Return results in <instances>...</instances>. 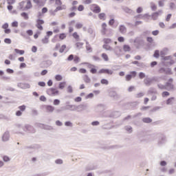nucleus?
I'll use <instances>...</instances> for the list:
<instances>
[{
	"instance_id": "f257e3e1",
	"label": "nucleus",
	"mask_w": 176,
	"mask_h": 176,
	"mask_svg": "<svg viewBox=\"0 0 176 176\" xmlns=\"http://www.w3.org/2000/svg\"><path fill=\"white\" fill-rule=\"evenodd\" d=\"M120 116V112L119 111H106L101 114V117L104 119L100 121L102 124V129L103 130H111L115 127V126H111L113 123V120L110 119H116Z\"/></svg>"
},
{
	"instance_id": "f03ea898",
	"label": "nucleus",
	"mask_w": 176,
	"mask_h": 176,
	"mask_svg": "<svg viewBox=\"0 0 176 176\" xmlns=\"http://www.w3.org/2000/svg\"><path fill=\"white\" fill-rule=\"evenodd\" d=\"M156 139L158 146H163V145H166V144H167V136H166L164 133H157Z\"/></svg>"
},
{
	"instance_id": "7ed1b4c3",
	"label": "nucleus",
	"mask_w": 176,
	"mask_h": 176,
	"mask_svg": "<svg viewBox=\"0 0 176 176\" xmlns=\"http://www.w3.org/2000/svg\"><path fill=\"white\" fill-rule=\"evenodd\" d=\"M133 43L135 47H136L138 50H140V49L144 47L145 45V41L140 37H136L133 41Z\"/></svg>"
},
{
	"instance_id": "20e7f679",
	"label": "nucleus",
	"mask_w": 176,
	"mask_h": 176,
	"mask_svg": "<svg viewBox=\"0 0 176 176\" xmlns=\"http://www.w3.org/2000/svg\"><path fill=\"white\" fill-rule=\"evenodd\" d=\"M109 96L111 97V98H113V100H118L119 98H120V96L118 94V92L115 91L113 88L108 90Z\"/></svg>"
},
{
	"instance_id": "39448f33",
	"label": "nucleus",
	"mask_w": 176,
	"mask_h": 176,
	"mask_svg": "<svg viewBox=\"0 0 176 176\" xmlns=\"http://www.w3.org/2000/svg\"><path fill=\"white\" fill-rule=\"evenodd\" d=\"M173 82H174V79H173V78H170L165 83V87L166 90L168 91L174 90V84H173Z\"/></svg>"
},
{
	"instance_id": "423d86ee",
	"label": "nucleus",
	"mask_w": 176,
	"mask_h": 176,
	"mask_svg": "<svg viewBox=\"0 0 176 176\" xmlns=\"http://www.w3.org/2000/svg\"><path fill=\"white\" fill-rule=\"evenodd\" d=\"M23 130L26 133H31L34 134L36 133L35 128L30 124H25L24 127H22Z\"/></svg>"
},
{
	"instance_id": "0eeeda50",
	"label": "nucleus",
	"mask_w": 176,
	"mask_h": 176,
	"mask_svg": "<svg viewBox=\"0 0 176 176\" xmlns=\"http://www.w3.org/2000/svg\"><path fill=\"white\" fill-rule=\"evenodd\" d=\"M121 9L124 12V13H126V14H130L131 16H134V14H135V12H134V10L126 6H122Z\"/></svg>"
},
{
	"instance_id": "6e6552de",
	"label": "nucleus",
	"mask_w": 176,
	"mask_h": 176,
	"mask_svg": "<svg viewBox=\"0 0 176 176\" xmlns=\"http://www.w3.org/2000/svg\"><path fill=\"white\" fill-rule=\"evenodd\" d=\"M89 108V104H78L76 105V112H82V111H86Z\"/></svg>"
},
{
	"instance_id": "1a4fd4ad",
	"label": "nucleus",
	"mask_w": 176,
	"mask_h": 176,
	"mask_svg": "<svg viewBox=\"0 0 176 176\" xmlns=\"http://www.w3.org/2000/svg\"><path fill=\"white\" fill-rule=\"evenodd\" d=\"M58 93H60V91L54 87L50 88L47 90L48 96H58Z\"/></svg>"
},
{
	"instance_id": "9d476101",
	"label": "nucleus",
	"mask_w": 176,
	"mask_h": 176,
	"mask_svg": "<svg viewBox=\"0 0 176 176\" xmlns=\"http://www.w3.org/2000/svg\"><path fill=\"white\" fill-rule=\"evenodd\" d=\"M63 109H65V111H71V112L76 111V104H70L65 105L63 107Z\"/></svg>"
},
{
	"instance_id": "9b49d317",
	"label": "nucleus",
	"mask_w": 176,
	"mask_h": 176,
	"mask_svg": "<svg viewBox=\"0 0 176 176\" xmlns=\"http://www.w3.org/2000/svg\"><path fill=\"white\" fill-rule=\"evenodd\" d=\"M95 109H96V112H104V111H105V109H107V105H105L104 104H99L96 106Z\"/></svg>"
},
{
	"instance_id": "f8f14e48",
	"label": "nucleus",
	"mask_w": 176,
	"mask_h": 176,
	"mask_svg": "<svg viewBox=\"0 0 176 176\" xmlns=\"http://www.w3.org/2000/svg\"><path fill=\"white\" fill-rule=\"evenodd\" d=\"M91 10L94 13L98 14L101 12V8L99 7V6L97 5V4H92L91 6Z\"/></svg>"
},
{
	"instance_id": "ddd939ff",
	"label": "nucleus",
	"mask_w": 176,
	"mask_h": 176,
	"mask_svg": "<svg viewBox=\"0 0 176 176\" xmlns=\"http://www.w3.org/2000/svg\"><path fill=\"white\" fill-rule=\"evenodd\" d=\"M52 64H53V61H52V60H47L43 61L41 65V68H49V67H50V65H52Z\"/></svg>"
},
{
	"instance_id": "4468645a",
	"label": "nucleus",
	"mask_w": 176,
	"mask_h": 176,
	"mask_svg": "<svg viewBox=\"0 0 176 176\" xmlns=\"http://www.w3.org/2000/svg\"><path fill=\"white\" fill-rule=\"evenodd\" d=\"M98 74H106L107 75H113V71L110 69H100Z\"/></svg>"
},
{
	"instance_id": "2eb2a0df",
	"label": "nucleus",
	"mask_w": 176,
	"mask_h": 176,
	"mask_svg": "<svg viewBox=\"0 0 176 176\" xmlns=\"http://www.w3.org/2000/svg\"><path fill=\"white\" fill-rule=\"evenodd\" d=\"M9 138H10V133H9V131H6L2 135V141L6 142L7 141H9Z\"/></svg>"
},
{
	"instance_id": "dca6fc26",
	"label": "nucleus",
	"mask_w": 176,
	"mask_h": 176,
	"mask_svg": "<svg viewBox=\"0 0 176 176\" xmlns=\"http://www.w3.org/2000/svg\"><path fill=\"white\" fill-rule=\"evenodd\" d=\"M18 87L20 89H30L31 85L28 83H23V82H19L17 84Z\"/></svg>"
},
{
	"instance_id": "f3484780",
	"label": "nucleus",
	"mask_w": 176,
	"mask_h": 176,
	"mask_svg": "<svg viewBox=\"0 0 176 176\" xmlns=\"http://www.w3.org/2000/svg\"><path fill=\"white\" fill-rule=\"evenodd\" d=\"M38 127H41V129H43V130H54V128L50 125H46L45 124H38Z\"/></svg>"
},
{
	"instance_id": "a211bd4d",
	"label": "nucleus",
	"mask_w": 176,
	"mask_h": 176,
	"mask_svg": "<svg viewBox=\"0 0 176 176\" xmlns=\"http://www.w3.org/2000/svg\"><path fill=\"white\" fill-rule=\"evenodd\" d=\"M162 12H163V11H162V10H158L157 12H153L151 14L152 19L154 20V21L157 20L158 16H160V14H162Z\"/></svg>"
},
{
	"instance_id": "6ab92c4d",
	"label": "nucleus",
	"mask_w": 176,
	"mask_h": 176,
	"mask_svg": "<svg viewBox=\"0 0 176 176\" xmlns=\"http://www.w3.org/2000/svg\"><path fill=\"white\" fill-rule=\"evenodd\" d=\"M43 108H45V109H46L47 112H49L50 113H52L54 111V107H53L50 104H45L43 106Z\"/></svg>"
},
{
	"instance_id": "aec40b11",
	"label": "nucleus",
	"mask_w": 176,
	"mask_h": 176,
	"mask_svg": "<svg viewBox=\"0 0 176 176\" xmlns=\"http://www.w3.org/2000/svg\"><path fill=\"white\" fill-rule=\"evenodd\" d=\"M174 102H175V97H170L166 100V105H173Z\"/></svg>"
},
{
	"instance_id": "412c9836",
	"label": "nucleus",
	"mask_w": 176,
	"mask_h": 176,
	"mask_svg": "<svg viewBox=\"0 0 176 176\" xmlns=\"http://www.w3.org/2000/svg\"><path fill=\"white\" fill-rule=\"evenodd\" d=\"M119 32H120V34H126V32H127V28H126V26H124V25H120L119 26Z\"/></svg>"
},
{
	"instance_id": "4be33fe9",
	"label": "nucleus",
	"mask_w": 176,
	"mask_h": 176,
	"mask_svg": "<svg viewBox=\"0 0 176 176\" xmlns=\"http://www.w3.org/2000/svg\"><path fill=\"white\" fill-rule=\"evenodd\" d=\"M132 64H133L134 65H137V67H140V68H144L145 67L144 63H140L138 60L133 61Z\"/></svg>"
},
{
	"instance_id": "5701e85b",
	"label": "nucleus",
	"mask_w": 176,
	"mask_h": 176,
	"mask_svg": "<svg viewBox=\"0 0 176 176\" xmlns=\"http://www.w3.org/2000/svg\"><path fill=\"white\" fill-rule=\"evenodd\" d=\"M153 83V79L152 78H147L144 80V85L146 86H151Z\"/></svg>"
},
{
	"instance_id": "b1692460",
	"label": "nucleus",
	"mask_w": 176,
	"mask_h": 176,
	"mask_svg": "<svg viewBox=\"0 0 176 176\" xmlns=\"http://www.w3.org/2000/svg\"><path fill=\"white\" fill-rule=\"evenodd\" d=\"M27 5L24 8L23 10H28L32 8V3H31V0H26Z\"/></svg>"
},
{
	"instance_id": "393cba45",
	"label": "nucleus",
	"mask_w": 176,
	"mask_h": 176,
	"mask_svg": "<svg viewBox=\"0 0 176 176\" xmlns=\"http://www.w3.org/2000/svg\"><path fill=\"white\" fill-rule=\"evenodd\" d=\"M147 94H157V90L155 89V87H151L147 91Z\"/></svg>"
},
{
	"instance_id": "a878e982",
	"label": "nucleus",
	"mask_w": 176,
	"mask_h": 176,
	"mask_svg": "<svg viewBox=\"0 0 176 176\" xmlns=\"http://www.w3.org/2000/svg\"><path fill=\"white\" fill-rule=\"evenodd\" d=\"M102 35H105L107 34V23H103L102 24V30H101Z\"/></svg>"
},
{
	"instance_id": "bb28decb",
	"label": "nucleus",
	"mask_w": 176,
	"mask_h": 176,
	"mask_svg": "<svg viewBox=\"0 0 176 176\" xmlns=\"http://www.w3.org/2000/svg\"><path fill=\"white\" fill-rule=\"evenodd\" d=\"M82 79L86 83H90L91 82V79H90V77L87 74L84 75Z\"/></svg>"
},
{
	"instance_id": "cd10ccee",
	"label": "nucleus",
	"mask_w": 176,
	"mask_h": 176,
	"mask_svg": "<svg viewBox=\"0 0 176 176\" xmlns=\"http://www.w3.org/2000/svg\"><path fill=\"white\" fill-rule=\"evenodd\" d=\"M102 48L104 49L105 50L109 51V52H112V50H113V48H112V47H111L108 44H104L102 45Z\"/></svg>"
},
{
	"instance_id": "c85d7f7f",
	"label": "nucleus",
	"mask_w": 176,
	"mask_h": 176,
	"mask_svg": "<svg viewBox=\"0 0 176 176\" xmlns=\"http://www.w3.org/2000/svg\"><path fill=\"white\" fill-rule=\"evenodd\" d=\"M153 57H154V58H159V57H160V51L159 50H155Z\"/></svg>"
},
{
	"instance_id": "c756f323",
	"label": "nucleus",
	"mask_w": 176,
	"mask_h": 176,
	"mask_svg": "<svg viewBox=\"0 0 176 176\" xmlns=\"http://www.w3.org/2000/svg\"><path fill=\"white\" fill-rule=\"evenodd\" d=\"M14 52L15 53H16V54H20V56H23V54L25 53V51H24V50H19L17 48L14 49Z\"/></svg>"
},
{
	"instance_id": "7c9ffc66",
	"label": "nucleus",
	"mask_w": 176,
	"mask_h": 176,
	"mask_svg": "<svg viewBox=\"0 0 176 176\" xmlns=\"http://www.w3.org/2000/svg\"><path fill=\"white\" fill-rule=\"evenodd\" d=\"M65 85H67V82H65V81L60 82H59L58 87L60 90H63V89H64V87H65Z\"/></svg>"
},
{
	"instance_id": "2f4dec72",
	"label": "nucleus",
	"mask_w": 176,
	"mask_h": 176,
	"mask_svg": "<svg viewBox=\"0 0 176 176\" xmlns=\"http://www.w3.org/2000/svg\"><path fill=\"white\" fill-rule=\"evenodd\" d=\"M87 32H88V34H90V35L92 36V38L96 37V33H94V30H93V28H88Z\"/></svg>"
},
{
	"instance_id": "473e14b6",
	"label": "nucleus",
	"mask_w": 176,
	"mask_h": 176,
	"mask_svg": "<svg viewBox=\"0 0 176 176\" xmlns=\"http://www.w3.org/2000/svg\"><path fill=\"white\" fill-rule=\"evenodd\" d=\"M143 123H152V118L149 117L142 118Z\"/></svg>"
},
{
	"instance_id": "72a5a7b5",
	"label": "nucleus",
	"mask_w": 176,
	"mask_h": 176,
	"mask_svg": "<svg viewBox=\"0 0 176 176\" xmlns=\"http://www.w3.org/2000/svg\"><path fill=\"white\" fill-rule=\"evenodd\" d=\"M123 50L124 52H130L131 50V47L130 45L125 44L123 45Z\"/></svg>"
},
{
	"instance_id": "f704fd0d",
	"label": "nucleus",
	"mask_w": 176,
	"mask_h": 176,
	"mask_svg": "<svg viewBox=\"0 0 176 176\" xmlns=\"http://www.w3.org/2000/svg\"><path fill=\"white\" fill-rule=\"evenodd\" d=\"M33 2H34V3H36V5H38V6H45V2L40 0H33Z\"/></svg>"
},
{
	"instance_id": "c9c22d12",
	"label": "nucleus",
	"mask_w": 176,
	"mask_h": 176,
	"mask_svg": "<svg viewBox=\"0 0 176 176\" xmlns=\"http://www.w3.org/2000/svg\"><path fill=\"white\" fill-rule=\"evenodd\" d=\"M41 42L43 45H47L49 43V37L45 36L44 38H42Z\"/></svg>"
},
{
	"instance_id": "e433bc0d",
	"label": "nucleus",
	"mask_w": 176,
	"mask_h": 176,
	"mask_svg": "<svg viewBox=\"0 0 176 176\" xmlns=\"http://www.w3.org/2000/svg\"><path fill=\"white\" fill-rule=\"evenodd\" d=\"M153 82H157V83H159V82H160V80H162V77L160 76H153Z\"/></svg>"
},
{
	"instance_id": "4c0bfd02",
	"label": "nucleus",
	"mask_w": 176,
	"mask_h": 176,
	"mask_svg": "<svg viewBox=\"0 0 176 176\" xmlns=\"http://www.w3.org/2000/svg\"><path fill=\"white\" fill-rule=\"evenodd\" d=\"M169 9H170V10H175L176 6H175V3L174 2H170L169 3Z\"/></svg>"
},
{
	"instance_id": "58836bf2",
	"label": "nucleus",
	"mask_w": 176,
	"mask_h": 176,
	"mask_svg": "<svg viewBox=\"0 0 176 176\" xmlns=\"http://www.w3.org/2000/svg\"><path fill=\"white\" fill-rule=\"evenodd\" d=\"M21 17H23L25 20H28L30 16H28V13L23 12L21 14Z\"/></svg>"
},
{
	"instance_id": "ea45409f",
	"label": "nucleus",
	"mask_w": 176,
	"mask_h": 176,
	"mask_svg": "<svg viewBox=\"0 0 176 176\" xmlns=\"http://www.w3.org/2000/svg\"><path fill=\"white\" fill-rule=\"evenodd\" d=\"M100 83L102 85H105L106 86H108V85H109V81H108V80H107L105 78H102L100 80Z\"/></svg>"
},
{
	"instance_id": "a19ab883",
	"label": "nucleus",
	"mask_w": 176,
	"mask_h": 176,
	"mask_svg": "<svg viewBox=\"0 0 176 176\" xmlns=\"http://www.w3.org/2000/svg\"><path fill=\"white\" fill-rule=\"evenodd\" d=\"M124 129L126 131L129 132V134H131V133H133V127L130 126H126Z\"/></svg>"
},
{
	"instance_id": "79ce46f5",
	"label": "nucleus",
	"mask_w": 176,
	"mask_h": 176,
	"mask_svg": "<svg viewBox=\"0 0 176 176\" xmlns=\"http://www.w3.org/2000/svg\"><path fill=\"white\" fill-rule=\"evenodd\" d=\"M58 38L60 39V41H63L67 38V34L65 33H60L58 35Z\"/></svg>"
},
{
	"instance_id": "37998d69",
	"label": "nucleus",
	"mask_w": 176,
	"mask_h": 176,
	"mask_svg": "<svg viewBox=\"0 0 176 176\" xmlns=\"http://www.w3.org/2000/svg\"><path fill=\"white\" fill-rule=\"evenodd\" d=\"M157 87L160 90H166V85L159 83V84H157Z\"/></svg>"
},
{
	"instance_id": "c03bdc74",
	"label": "nucleus",
	"mask_w": 176,
	"mask_h": 176,
	"mask_svg": "<svg viewBox=\"0 0 176 176\" xmlns=\"http://www.w3.org/2000/svg\"><path fill=\"white\" fill-rule=\"evenodd\" d=\"M55 80H57V82L63 80V76H61L60 74H56L55 76Z\"/></svg>"
},
{
	"instance_id": "a18cd8bd",
	"label": "nucleus",
	"mask_w": 176,
	"mask_h": 176,
	"mask_svg": "<svg viewBox=\"0 0 176 176\" xmlns=\"http://www.w3.org/2000/svg\"><path fill=\"white\" fill-rule=\"evenodd\" d=\"M105 16H106L105 13L102 12L98 14V18L100 19V20L104 21L105 20Z\"/></svg>"
},
{
	"instance_id": "49530a36",
	"label": "nucleus",
	"mask_w": 176,
	"mask_h": 176,
	"mask_svg": "<svg viewBox=\"0 0 176 176\" xmlns=\"http://www.w3.org/2000/svg\"><path fill=\"white\" fill-rule=\"evenodd\" d=\"M160 109H162V107L156 106L154 107L151 110V112H157Z\"/></svg>"
},
{
	"instance_id": "de8ad7c7",
	"label": "nucleus",
	"mask_w": 176,
	"mask_h": 176,
	"mask_svg": "<svg viewBox=\"0 0 176 176\" xmlns=\"http://www.w3.org/2000/svg\"><path fill=\"white\" fill-rule=\"evenodd\" d=\"M67 93H69V94L74 93V89L72 88V86L69 85L67 88Z\"/></svg>"
},
{
	"instance_id": "09e8293b",
	"label": "nucleus",
	"mask_w": 176,
	"mask_h": 176,
	"mask_svg": "<svg viewBox=\"0 0 176 176\" xmlns=\"http://www.w3.org/2000/svg\"><path fill=\"white\" fill-rule=\"evenodd\" d=\"M151 10L153 12H155L156 9H157V6L155 5V3L151 2Z\"/></svg>"
},
{
	"instance_id": "8fccbe9b",
	"label": "nucleus",
	"mask_w": 176,
	"mask_h": 176,
	"mask_svg": "<svg viewBox=\"0 0 176 176\" xmlns=\"http://www.w3.org/2000/svg\"><path fill=\"white\" fill-rule=\"evenodd\" d=\"M11 26L13 28H17L19 27V22L17 21H14L11 23Z\"/></svg>"
},
{
	"instance_id": "3c124183",
	"label": "nucleus",
	"mask_w": 176,
	"mask_h": 176,
	"mask_svg": "<svg viewBox=\"0 0 176 176\" xmlns=\"http://www.w3.org/2000/svg\"><path fill=\"white\" fill-rule=\"evenodd\" d=\"M102 58H103V60H104V61L109 60V58H108V55H107V54H105V53L102 54Z\"/></svg>"
},
{
	"instance_id": "603ef678",
	"label": "nucleus",
	"mask_w": 176,
	"mask_h": 176,
	"mask_svg": "<svg viewBox=\"0 0 176 176\" xmlns=\"http://www.w3.org/2000/svg\"><path fill=\"white\" fill-rule=\"evenodd\" d=\"M165 74L166 75H173V72L170 68H167L165 69Z\"/></svg>"
},
{
	"instance_id": "864d4df0",
	"label": "nucleus",
	"mask_w": 176,
	"mask_h": 176,
	"mask_svg": "<svg viewBox=\"0 0 176 176\" xmlns=\"http://www.w3.org/2000/svg\"><path fill=\"white\" fill-rule=\"evenodd\" d=\"M18 108L21 112H24V111H25V109L27 108V106H25V104H23L21 106H19Z\"/></svg>"
},
{
	"instance_id": "5fc2aeb1",
	"label": "nucleus",
	"mask_w": 176,
	"mask_h": 176,
	"mask_svg": "<svg viewBox=\"0 0 176 176\" xmlns=\"http://www.w3.org/2000/svg\"><path fill=\"white\" fill-rule=\"evenodd\" d=\"M67 49V45H63L59 49V52L60 53H64V50Z\"/></svg>"
},
{
	"instance_id": "6e6d98bb",
	"label": "nucleus",
	"mask_w": 176,
	"mask_h": 176,
	"mask_svg": "<svg viewBox=\"0 0 176 176\" xmlns=\"http://www.w3.org/2000/svg\"><path fill=\"white\" fill-rule=\"evenodd\" d=\"M103 42L104 45H108L109 43H111V42H112V40H111V38H104Z\"/></svg>"
},
{
	"instance_id": "4d7b16f0",
	"label": "nucleus",
	"mask_w": 176,
	"mask_h": 176,
	"mask_svg": "<svg viewBox=\"0 0 176 176\" xmlns=\"http://www.w3.org/2000/svg\"><path fill=\"white\" fill-rule=\"evenodd\" d=\"M79 61H80V58H79V56H75L74 58V62L75 63V64H78Z\"/></svg>"
},
{
	"instance_id": "13d9d810",
	"label": "nucleus",
	"mask_w": 176,
	"mask_h": 176,
	"mask_svg": "<svg viewBox=\"0 0 176 176\" xmlns=\"http://www.w3.org/2000/svg\"><path fill=\"white\" fill-rule=\"evenodd\" d=\"M162 96L163 98L164 97H168V96H170V92L167 91H164L162 92Z\"/></svg>"
},
{
	"instance_id": "bf43d9fd",
	"label": "nucleus",
	"mask_w": 176,
	"mask_h": 176,
	"mask_svg": "<svg viewBox=\"0 0 176 176\" xmlns=\"http://www.w3.org/2000/svg\"><path fill=\"white\" fill-rule=\"evenodd\" d=\"M65 126H66V127H72L73 124L71 122V121H66L65 122Z\"/></svg>"
},
{
	"instance_id": "052dcab7",
	"label": "nucleus",
	"mask_w": 176,
	"mask_h": 176,
	"mask_svg": "<svg viewBox=\"0 0 176 176\" xmlns=\"http://www.w3.org/2000/svg\"><path fill=\"white\" fill-rule=\"evenodd\" d=\"M93 97H94V94L90 93L85 96V100H89V98H93Z\"/></svg>"
},
{
	"instance_id": "680f3d73",
	"label": "nucleus",
	"mask_w": 176,
	"mask_h": 176,
	"mask_svg": "<svg viewBox=\"0 0 176 176\" xmlns=\"http://www.w3.org/2000/svg\"><path fill=\"white\" fill-rule=\"evenodd\" d=\"M115 24V19L112 18L109 21V25L112 27Z\"/></svg>"
},
{
	"instance_id": "e2e57ef3",
	"label": "nucleus",
	"mask_w": 176,
	"mask_h": 176,
	"mask_svg": "<svg viewBox=\"0 0 176 176\" xmlns=\"http://www.w3.org/2000/svg\"><path fill=\"white\" fill-rule=\"evenodd\" d=\"M76 28L77 30H80V28H82V27H83V24L80 23H77L75 25Z\"/></svg>"
},
{
	"instance_id": "0e129e2a",
	"label": "nucleus",
	"mask_w": 176,
	"mask_h": 176,
	"mask_svg": "<svg viewBox=\"0 0 176 176\" xmlns=\"http://www.w3.org/2000/svg\"><path fill=\"white\" fill-rule=\"evenodd\" d=\"M36 24H38L40 25H42V24H45V21L43 19H37L36 20Z\"/></svg>"
},
{
	"instance_id": "69168bd1",
	"label": "nucleus",
	"mask_w": 176,
	"mask_h": 176,
	"mask_svg": "<svg viewBox=\"0 0 176 176\" xmlns=\"http://www.w3.org/2000/svg\"><path fill=\"white\" fill-rule=\"evenodd\" d=\"M72 36L74 38V39H79V34H78V32H76L72 34Z\"/></svg>"
},
{
	"instance_id": "338daca9",
	"label": "nucleus",
	"mask_w": 176,
	"mask_h": 176,
	"mask_svg": "<svg viewBox=\"0 0 176 176\" xmlns=\"http://www.w3.org/2000/svg\"><path fill=\"white\" fill-rule=\"evenodd\" d=\"M145 73L141 72L139 73V78L140 79H144V78H145Z\"/></svg>"
},
{
	"instance_id": "774afa93",
	"label": "nucleus",
	"mask_w": 176,
	"mask_h": 176,
	"mask_svg": "<svg viewBox=\"0 0 176 176\" xmlns=\"http://www.w3.org/2000/svg\"><path fill=\"white\" fill-rule=\"evenodd\" d=\"M60 101L59 99H55V100H54L53 104L54 105H60Z\"/></svg>"
}]
</instances>
